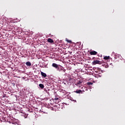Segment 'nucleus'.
<instances>
[{
    "label": "nucleus",
    "mask_w": 125,
    "mask_h": 125,
    "mask_svg": "<svg viewBox=\"0 0 125 125\" xmlns=\"http://www.w3.org/2000/svg\"><path fill=\"white\" fill-rule=\"evenodd\" d=\"M92 64L93 65H96V64H99L100 65L101 64H102V62L100 61L96 60L92 62Z\"/></svg>",
    "instance_id": "nucleus-1"
},
{
    "label": "nucleus",
    "mask_w": 125,
    "mask_h": 125,
    "mask_svg": "<svg viewBox=\"0 0 125 125\" xmlns=\"http://www.w3.org/2000/svg\"><path fill=\"white\" fill-rule=\"evenodd\" d=\"M90 55H96L97 54V52L95 51H92L90 52Z\"/></svg>",
    "instance_id": "nucleus-2"
},
{
    "label": "nucleus",
    "mask_w": 125,
    "mask_h": 125,
    "mask_svg": "<svg viewBox=\"0 0 125 125\" xmlns=\"http://www.w3.org/2000/svg\"><path fill=\"white\" fill-rule=\"evenodd\" d=\"M52 66V67H54V68H56V69H57V68H58V67L59 66L58 64L55 63H53Z\"/></svg>",
    "instance_id": "nucleus-3"
},
{
    "label": "nucleus",
    "mask_w": 125,
    "mask_h": 125,
    "mask_svg": "<svg viewBox=\"0 0 125 125\" xmlns=\"http://www.w3.org/2000/svg\"><path fill=\"white\" fill-rule=\"evenodd\" d=\"M47 42H50V43H53V42H54V41H53V40L50 38L48 39Z\"/></svg>",
    "instance_id": "nucleus-4"
},
{
    "label": "nucleus",
    "mask_w": 125,
    "mask_h": 125,
    "mask_svg": "<svg viewBox=\"0 0 125 125\" xmlns=\"http://www.w3.org/2000/svg\"><path fill=\"white\" fill-rule=\"evenodd\" d=\"M82 83H83V81H82V80H78L77 81V83L76 84V85H79V84H81Z\"/></svg>",
    "instance_id": "nucleus-5"
},
{
    "label": "nucleus",
    "mask_w": 125,
    "mask_h": 125,
    "mask_svg": "<svg viewBox=\"0 0 125 125\" xmlns=\"http://www.w3.org/2000/svg\"><path fill=\"white\" fill-rule=\"evenodd\" d=\"M26 65L28 66L29 67H31L32 66V63L30 62H27L25 63Z\"/></svg>",
    "instance_id": "nucleus-6"
},
{
    "label": "nucleus",
    "mask_w": 125,
    "mask_h": 125,
    "mask_svg": "<svg viewBox=\"0 0 125 125\" xmlns=\"http://www.w3.org/2000/svg\"><path fill=\"white\" fill-rule=\"evenodd\" d=\"M41 75H42V77H43V78H46V74H45L44 72H41Z\"/></svg>",
    "instance_id": "nucleus-7"
},
{
    "label": "nucleus",
    "mask_w": 125,
    "mask_h": 125,
    "mask_svg": "<svg viewBox=\"0 0 125 125\" xmlns=\"http://www.w3.org/2000/svg\"><path fill=\"white\" fill-rule=\"evenodd\" d=\"M76 93H83V91H82V90L79 89V90H77L75 91Z\"/></svg>",
    "instance_id": "nucleus-8"
},
{
    "label": "nucleus",
    "mask_w": 125,
    "mask_h": 125,
    "mask_svg": "<svg viewBox=\"0 0 125 125\" xmlns=\"http://www.w3.org/2000/svg\"><path fill=\"white\" fill-rule=\"evenodd\" d=\"M56 69H57V71H59V72L62 71V68L61 67H60L59 66Z\"/></svg>",
    "instance_id": "nucleus-9"
},
{
    "label": "nucleus",
    "mask_w": 125,
    "mask_h": 125,
    "mask_svg": "<svg viewBox=\"0 0 125 125\" xmlns=\"http://www.w3.org/2000/svg\"><path fill=\"white\" fill-rule=\"evenodd\" d=\"M39 86L42 89L44 87V85H43V84H39Z\"/></svg>",
    "instance_id": "nucleus-10"
},
{
    "label": "nucleus",
    "mask_w": 125,
    "mask_h": 125,
    "mask_svg": "<svg viewBox=\"0 0 125 125\" xmlns=\"http://www.w3.org/2000/svg\"><path fill=\"white\" fill-rule=\"evenodd\" d=\"M104 60H107V59H110V56H105L104 57Z\"/></svg>",
    "instance_id": "nucleus-11"
},
{
    "label": "nucleus",
    "mask_w": 125,
    "mask_h": 125,
    "mask_svg": "<svg viewBox=\"0 0 125 125\" xmlns=\"http://www.w3.org/2000/svg\"><path fill=\"white\" fill-rule=\"evenodd\" d=\"M66 42H69V43H71V42H72V41L71 40H69L68 39H66Z\"/></svg>",
    "instance_id": "nucleus-12"
},
{
    "label": "nucleus",
    "mask_w": 125,
    "mask_h": 125,
    "mask_svg": "<svg viewBox=\"0 0 125 125\" xmlns=\"http://www.w3.org/2000/svg\"><path fill=\"white\" fill-rule=\"evenodd\" d=\"M87 85H91V84H93V83L91 82H88L87 83Z\"/></svg>",
    "instance_id": "nucleus-13"
},
{
    "label": "nucleus",
    "mask_w": 125,
    "mask_h": 125,
    "mask_svg": "<svg viewBox=\"0 0 125 125\" xmlns=\"http://www.w3.org/2000/svg\"><path fill=\"white\" fill-rule=\"evenodd\" d=\"M62 71H63V72H66V69H62Z\"/></svg>",
    "instance_id": "nucleus-14"
},
{
    "label": "nucleus",
    "mask_w": 125,
    "mask_h": 125,
    "mask_svg": "<svg viewBox=\"0 0 125 125\" xmlns=\"http://www.w3.org/2000/svg\"><path fill=\"white\" fill-rule=\"evenodd\" d=\"M55 100H59V98H55Z\"/></svg>",
    "instance_id": "nucleus-15"
},
{
    "label": "nucleus",
    "mask_w": 125,
    "mask_h": 125,
    "mask_svg": "<svg viewBox=\"0 0 125 125\" xmlns=\"http://www.w3.org/2000/svg\"><path fill=\"white\" fill-rule=\"evenodd\" d=\"M71 80H72V78H70V79H69V81H71Z\"/></svg>",
    "instance_id": "nucleus-16"
}]
</instances>
